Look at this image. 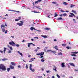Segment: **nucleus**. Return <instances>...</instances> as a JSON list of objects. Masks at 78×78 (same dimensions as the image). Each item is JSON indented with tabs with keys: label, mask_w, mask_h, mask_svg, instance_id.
Instances as JSON below:
<instances>
[{
	"label": "nucleus",
	"mask_w": 78,
	"mask_h": 78,
	"mask_svg": "<svg viewBox=\"0 0 78 78\" xmlns=\"http://www.w3.org/2000/svg\"><path fill=\"white\" fill-rule=\"evenodd\" d=\"M9 45H12V46H13L14 47H16H16H20V45L19 44H16L12 41H11V42H9Z\"/></svg>",
	"instance_id": "1"
},
{
	"label": "nucleus",
	"mask_w": 78,
	"mask_h": 78,
	"mask_svg": "<svg viewBox=\"0 0 78 78\" xmlns=\"http://www.w3.org/2000/svg\"><path fill=\"white\" fill-rule=\"evenodd\" d=\"M0 69H1L3 71H5V70H6V66H5L3 64H0Z\"/></svg>",
	"instance_id": "2"
},
{
	"label": "nucleus",
	"mask_w": 78,
	"mask_h": 78,
	"mask_svg": "<svg viewBox=\"0 0 78 78\" xmlns=\"http://www.w3.org/2000/svg\"><path fill=\"white\" fill-rule=\"evenodd\" d=\"M29 69H30V70L32 71V72H34L35 71V70H34V69L32 68V64H30V65Z\"/></svg>",
	"instance_id": "3"
},
{
	"label": "nucleus",
	"mask_w": 78,
	"mask_h": 78,
	"mask_svg": "<svg viewBox=\"0 0 78 78\" xmlns=\"http://www.w3.org/2000/svg\"><path fill=\"white\" fill-rule=\"evenodd\" d=\"M20 22L21 23H16L17 25H19V26H22V25H23V22L22 21H20Z\"/></svg>",
	"instance_id": "4"
},
{
	"label": "nucleus",
	"mask_w": 78,
	"mask_h": 78,
	"mask_svg": "<svg viewBox=\"0 0 78 78\" xmlns=\"http://www.w3.org/2000/svg\"><path fill=\"white\" fill-rule=\"evenodd\" d=\"M47 52H50V53H56V51H52V50H47Z\"/></svg>",
	"instance_id": "5"
},
{
	"label": "nucleus",
	"mask_w": 78,
	"mask_h": 78,
	"mask_svg": "<svg viewBox=\"0 0 78 78\" xmlns=\"http://www.w3.org/2000/svg\"><path fill=\"white\" fill-rule=\"evenodd\" d=\"M70 14H71V15H69V17H72L73 16L75 17V15L73 13H70Z\"/></svg>",
	"instance_id": "6"
},
{
	"label": "nucleus",
	"mask_w": 78,
	"mask_h": 78,
	"mask_svg": "<svg viewBox=\"0 0 78 78\" xmlns=\"http://www.w3.org/2000/svg\"><path fill=\"white\" fill-rule=\"evenodd\" d=\"M64 64H65L64 63H62L61 64V66L62 67H66V66H65Z\"/></svg>",
	"instance_id": "7"
},
{
	"label": "nucleus",
	"mask_w": 78,
	"mask_h": 78,
	"mask_svg": "<svg viewBox=\"0 0 78 78\" xmlns=\"http://www.w3.org/2000/svg\"><path fill=\"white\" fill-rule=\"evenodd\" d=\"M7 47H9V48H10V50H12H12H13V49L12 48V47H10L9 45L7 46Z\"/></svg>",
	"instance_id": "8"
},
{
	"label": "nucleus",
	"mask_w": 78,
	"mask_h": 78,
	"mask_svg": "<svg viewBox=\"0 0 78 78\" xmlns=\"http://www.w3.org/2000/svg\"><path fill=\"white\" fill-rule=\"evenodd\" d=\"M69 64L72 66H73V67H75V64H74L72 63H69Z\"/></svg>",
	"instance_id": "9"
},
{
	"label": "nucleus",
	"mask_w": 78,
	"mask_h": 78,
	"mask_svg": "<svg viewBox=\"0 0 78 78\" xmlns=\"http://www.w3.org/2000/svg\"><path fill=\"white\" fill-rule=\"evenodd\" d=\"M2 60L3 61H6V60H8V58H2Z\"/></svg>",
	"instance_id": "10"
},
{
	"label": "nucleus",
	"mask_w": 78,
	"mask_h": 78,
	"mask_svg": "<svg viewBox=\"0 0 78 78\" xmlns=\"http://www.w3.org/2000/svg\"><path fill=\"white\" fill-rule=\"evenodd\" d=\"M10 67L11 69H14V66H12L11 65H10Z\"/></svg>",
	"instance_id": "11"
},
{
	"label": "nucleus",
	"mask_w": 78,
	"mask_h": 78,
	"mask_svg": "<svg viewBox=\"0 0 78 78\" xmlns=\"http://www.w3.org/2000/svg\"><path fill=\"white\" fill-rule=\"evenodd\" d=\"M4 27H5V25H1V27L2 29V28H4Z\"/></svg>",
	"instance_id": "12"
},
{
	"label": "nucleus",
	"mask_w": 78,
	"mask_h": 78,
	"mask_svg": "<svg viewBox=\"0 0 78 78\" xmlns=\"http://www.w3.org/2000/svg\"><path fill=\"white\" fill-rule=\"evenodd\" d=\"M31 44H33V43H29L28 44V47H30V45H31Z\"/></svg>",
	"instance_id": "13"
},
{
	"label": "nucleus",
	"mask_w": 78,
	"mask_h": 78,
	"mask_svg": "<svg viewBox=\"0 0 78 78\" xmlns=\"http://www.w3.org/2000/svg\"><path fill=\"white\" fill-rule=\"evenodd\" d=\"M62 19V18L61 17L58 18L57 19V20H61Z\"/></svg>",
	"instance_id": "14"
},
{
	"label": "nucleus",
	"mask_w": 78,
	"mask_h": 78,
	"mask_svg": "<svg viewBox=\"0 0 78 78\" xmlns=\"http://www.w3.org/2000/svg\"><path fill=\"white\" fill-rule=\"evenodd\" d=\"M11 64H12V65L14 66H16V63L14 62H11Z\"/></svg>",
	"instance_id": "15"
},
{
	"label": "nucleus",
	"mask_w": 78,
	"mask_h": 78,
	"mask_svg": "<svg viewBox=\"0 0 78 78\" xmlns=\"http://www.w3.org/2000/svg\"><path fill=\"white\" fill-rule=\"evenodd\" d=\"M40 56H42V55H43L44 54V52H41L40 53Z\"/></svg>",
	"instance_id": "16"
},
{
	"label": "nucleus",
	"mask_w": 78,
	"mask_h": 78,
	"mask_svg": "<svg viewBox=\"0 0 78 78\" xmlns=\"http://www.w3.org/2000/svg\"><path fill=\"white\" fill-rule=\"evenodd\" d=\"M4 53H5V51H6V48H4Z\"/></svg>",
	"instance_id": "17"
},
{
	"label": "nucleus",
	"mask_w": 78,
	"mask_h": 78,
	"mask_svg": "<svg viewBox=\"0 0 78 78\" xmlns=\"http://www.w3.org/2000/svg\"><path fill=\"white\" fill-rule=\"evenodd\" d=\"M44 59H45V58H43L41 60V62H44V61H45V60Z\"/></svg>",
	"instance_id": "18"
},
{
	"label": "nucleus",
	"mask_w": 78,
	"mask_h": 78,
	"mask_svg": "<svg viewBox=\"0 0 78 78\" xmlns=\"http://www.w3.org/2000/svg\"><path fill=\"white\" fill-rule=\"evenodd\" d=\"M71 56H75L76 57V55H75V54H71Z\"/></svg>",
	"instance_id": "19"
},
{
	"label": "nucleus",
	"mask_w": 78,
	"mask_h": 78,
	"mask_svg": "<svg viewBox=\"0 0 78 78\" xmlns=\"http://www.w3.org/2000/svg\"><path fill=\"white\" fill-rule=\"evenodd\" d=\"M2 31H3V32H5V28H4L2 29Z\"/></svg>",
	"instance_id": "20"
},
{
	"label": "nucleus",
	"mask_w": 78,
	"mask_h": 78,
	"mask_svg": "<svg viewBox=\"0 0 78 78\" xmlns=\"http://www.w3.org/2000/svg\"><path fill=\"white\" fill-rule=\"evenodd\" d=\"M41 36L43 37H44V38H47V36H46V35H45V36L41 35Z\"/></svg>",
	"instance_id": "21"
},
{
	"label": "nucleus",
	"mask_w": 78,
	"mask_h": 78,
	"mask_svg": "<svg viewBox=\"0 0 78 78\" xmlns=\"http://www.w3.org/2000/svg\"><path fill=\"white\" fill-rule=\"evenodd\" d=\"M72 53H73V54H77L78 52H71Z\"/></svg>",
	"instance_id": "22"
},
{
	"label": "nucleus",
	"mask_w": 78,
	"mask_h": 78,
	"mask_svg": "<svg viewBox=\"0 0 78 78\" xmlns=\"http://www.w3.org/2000/svg\"><path fill=\"white\" fill-rule=\"evenodd\" d=\"M10 70H11V68H7V72H9Z\"/></svg>",
	"instance_id": "23"
},
{
	"label": "nucleus",
	"mask_w": 78,
	"mask_h": 78,
	"mask_svg": "<svg viewBox=\"0 0 78 78\" xmlns=\"http://www.w3.org/2000/svg\"><path fill=\"white\" fill-rule=\"evenodd\" d=\"M33 30H35L36 31H39V32H41V30H39L37 29H35V28H33Z\"/></svg>",
	"instance_id": "24"
},
{
	"label": "nucleus",
	"mask_w": 78,
	"mask_h": 78,
	"mask_svg": "<svg viewBox=\"0 0 78 78\" xmlns=\"http://www.w3.org/2000/svg\"><path fill=\"white\" fill-rule=\"evenodd\" d=\"M72 12H73L74 14H76V11L73 10L72 11Z\"/></svg>",
	"instance_id": "25"
},
{
	"label": "nucleus",
	"mask_w": 78,
	"mask_h": 78,
	"mask_svg": "<svg viewBox=\"0 0 78 78\" xmlns=\"http://www.w3.org/2000/svg\"><path fill=\"white\" fill-rule=\"evenodd\" d=\"M18 53H19L20 54V55L21 56H23V55L22 54V53L18 51Z\"/></svg>",
	"instance_id": "26"
},
{
	"label": "nucleus",
	"mask_w": 78,
	"mask_h": 78,
	"mask_svg": "<svg viewBox=\"0 0 78 78\" xmlns=\"http://www.w3.org/2000/svg\"><path fill=\"white\" fill-rule=\"evenodd\" d=\"M28 67V65L26 64L25 67L26 69H27Z\"/></svg>",
	"instance_id": "27"
},
{
	"label": "nucleus",
	"mask_w": 78,
	"mask_h": 78,
	"mask_svg": "<svg viewBox=\"0 0 78 78\" xmlns=\"http://www.w3.org/2000/svg\"><path fill=\"white\" fill-rule=\"evenodd\" d=\"M57 16H58V14L55 13V15L54 16V17H57Z\"/></svg>",
	"instance_id": "28"
},
{
	"label": "nucleus",
	"mask_w": 78,
	"mask_h": 78,
	"mask_svg": "<svg viewBox=\"0 0 78 78\" xmlns=\"http://www.w3.org/2000/svg\"><path fill=\"white\" fill-rule=\"evenodd\" d=\"M56 76H57V78H61V76H60L58 74H57Z\"/></svg>",
	"instance_id": "29"
},
{
	"label": "nucleus",
	"mask_w": 78,
	"mask_h": 78,
	"mask_svg": "<svg viewBox=\"0 0 78 78\" xmlns=\"http://www.w3.org/2000/svg\"><path fill=\"white\" fill-rule=\"evenodd\" d=\"M34 51L35 53H37L38 51V49H35L34 50Z\"/></svg>",
	"instance_id": "30"
},
{
	"label": "nucleus",
	"mask_w": 78,
	"mask_h": 78,
	"mask_svg": "<svg viewBox=\"0 0 78 78\" xmlns=\"http://www.w3.org/2000/svg\"><path fill=\"white\" fill-rule=\"evenodd\" d=\"M74 6H75V5H73L71 4L70 5V7L71 8H72V7H73Z\"/></svg>",
	"instance_id": "31"
},
{
	"label": "nucleus",
	"mask_w": 78,
	"mask_h": 78,
	"mask_svg": "<svg viewBox=\"0 0 78 78\" xmlns=\"http://www.w3.org/2000/svg\"><path fill=\"white\" fill-rule=\"evenodd\" d=\"M63 16H64V17L67 16V14H66V13H65V14H63Z\"/></svg>",
	"instance_id": "32"
},
{
	"label": "nucleus",
	"mask_w": 78,
	"mask_h": 78,
	"mask_svg": "<svg viewBox=\"0 0 78 78\" xmlns=\"http://www.w3.org/2000/svg\"><path fill=\"white\" fill-rule=\"evenodd\" d=\"M34 39H39V37H34Z\"/></svg>",
	"instance_id": "33"
},
{
	"label": "nucleus",
	"mask_w": 78,
	"mask_h": 78,
	"mask_svg": "<svg viewBox=\"0 0 78 78\" xmlns=\"http://www.w3.org/2000/svg\"><path fill=\"white\" fill-rule=\"evenodd\" d=\"M73 20L74 23H76V21L74 19H73Z\"/></svg>",
	"instance_id": "34"
},
{
	"label": "nucleus",
	"mask_w": 78,
	"mask_h": 78,
	"mask_svg": "<svg viewBox=\"0 0 78 78\" xmlns=\"http://www.w3.org/2000/svg\"><path fill=\"white\" fill-rule=\"evenodd\" d=\"M66 48H67V49H71V47H66Z\"/></svg>",
	"instance_id": "35"
},
{
	"label": "nucleus",
	"mask_w": 78,
	"mask_h": 78,
	"mask_svg": "<svg viewBox=\"0 0 78 78\" xmlns=\"http://www.w3.org/2000/svg\"><path fill=\"white\" fill-rule=\"evenodd\" d=\"M33 12H34V13H39V12H36L35 11H32Z\"/></svg>",
	"instance_id": "36"
},
{
	"label": "nucleus",
	"mask_w": 78,
	"mask_h": 78,
	"mask_svg": "<svg viewBox=\"0 0 78 78\" xmlns=\"http://www.w3.org/2000/svg\"><path fill=\"white\" fill-rule=\"evenodd\" d=\"M58 55H61L62 56V53L60 52L58 53Z\"/></svg>",
	"instance_id": "37"
},
{
	"label": "nucleus",
	"mask_w": 78,
	"mask_h": 78,
	"mask_svg": "<svg viewBox=\"0 0 78 78\" xmlns=\"http://www.w3.org/2000/svg\"><path fill=\"white\" fill-rule=\"evenodd\" d=\"M30 29L31 31H33V27H31Z\"/></svg>",
	"instance_id": "38"
},
{
	"label": "nucleus",
	"mask_w": 78,
	"mask_h": 78,
	"mask_svg": "<svg viewBox=\"0 0 78 78\" xmlns=\"http://www.w3.org/2000/svg\"><path fill=\"white\" fill-rule=\"evenodd\" d=\"M8 53H11V51L10 50H9L8 51Z\"/></svg>",
	"instance_id": "39"
},
{
	"label": "nucleus",
	"mask_w": 78,
	"mask_h": 78,
	"mask_svg": "<svg viewBox=\"0 0 78 78\" xmlns=\"http://www.w3.org/2000/svg\"><path fill=\"white\" fill-rule=\"evenodd\" d=\"M45 30H50V28H45Z\"/></svg>",
	"instance_id": "40"
},
{
	"label": "nucleus",
	"mask_w": 78,
	"mask_h": 78,
	"mask_svg": "<svg viewBox=\"0 0 78 78\" xmlns=\"http://www.w3.org/2000/svg\"><path fill=\"white\" fill-rule=\"evenodd\" d=\"M51 72V71H50V70L47 71H46V72L47 73H50V72Z\"/></svg>",
	"instance_id": "41"
},
{
	"label": "nucleus",
	"mask_w": 78,
	"mask_h": 78,
	"mask_svg": "<svg viewBox=\"0 0 78 78\" xmlns=\"http://www.w3.org/2000/svg\"><path fill=\"white\" fill-rule=\"evenodd\" d=\"M53 69L54 70H55V72H57V70H56V69L53 68Z\"/></svg>",
	"instance_id": "42"
},
{
	"label": "nucleus",
	"mask_w": 78,
	"mask_h": 78,
	"mask_svg": "<svg viewBox=\"0 0 78 78\" xmlns=\"http://www.w3.org/2000/svg\"><path fill=\"white\" fill-rule=\"evenodd\" d=\"M34 61V59H31L30 61H29V62H31L32 61Z\"/></svg>",
	"instance_id": "43"
},
{
	"label": "nucleus",
	"mask_w": 78,
	"mask_h": 78,
	"mask_svg": "<svg viewBox=\"0 0 78 78\" xmlns=\"http://www.w3.org/2000/svg\"><path fill=\"white\" fill-rule=\"evenodd\" d=\"M36 55H37L38 56H41V55L40 53H38V54H36Z\"/></svg>",
	"instance_id": "44"
},
{
	"label": "nucleus",
	"mask_w": 78,
	"mask_h": 78,
	"mask_svg": "<svg viewBox=\"0 0 78 78\" xmlns=\"http://www.w3.org/2000/svg\"><path fill=\"white\" fill-rule=\"evenodd\" d=\"M60 17H63V14H62L61 15H60Z\"/></svg>",
	"instance_id": "45"
},
{
	"label": "nucleus",
	"mask_w": 78,
	"mask_h": 78,
	"mask_svg": "<svg viewBox=\"0 0 78 78\" xmlns=\"http://www.w3.org/2000/svg\"><path fill=\"white\" fill-rule=\"evenodd\" d=\"M15 21H19V20H20V19H15Z\"/></svg>",
	"instance_id": "46"
},
{
	"label": "nucleus",
	"mask_w": 78,
	"mask_h": 78,
	"mask_svg": "<svg viewBox=\"0 0 78 78\" xmlns=\"http://www.w3.org/2000/svg\"><path fill=\"white\" fill-rule=\"evenodd\" d=\"M8 11H14V10H8Z\"/></svg>",
	"instance_id": "47"
},
{
	"label": "nucleus",
	"mask_w": 78,
	"mask_h": 78,
	"mask_svg": "<svg viewBox=\"0 0 78 78\" xmlns=\"http://www.w3.org/2000/svg\"><path fill=\"white\" fill-rule=\"evenodd\" d=\"M53 4H56V2H52Z\"/></svg>",
	"instance_id": "48"
},
{
	"label": "nucleus",
	"mask_w": 78,
	"mask_h": 78,
	"mask_svg": "<svg viewBox=\"0 0 78 78\" xmlns=\"http://www.w3.org/2000/svg\"><path fill=\"white\" fill-rule=\"evenodd\" d=\"M61 12H65V11H63V10H61Z\"/></svg>",
	"instance_id": "49"
},
{
	"label": "nucleus",
	"mask_w": 78,
	"mask_h": 78,
	"mask_svg": "<svg viewBox=\"0 0 78 78\" xmlns=\"http://www.w3.org/2000/svg\"><path fill=\"white\" fill-rule=\"evenodd\" d=\"M44 57V56L41 55V56L40 57V58H42Z\"/></svg>",
	"instance_id": "50"
},
{
	"label": "nucleus",
	"mask_w": 78,
	"mask_h": 78,
	"mask_svg": "<svg viewBox=\"0 0 78 78\" xmlns=\"http://www.w3.org/2000/svg\"><path fill=\"white\" fill-rule=\"evenodd\" d=\"M63 4L64 5H67V3H66V2H64L63 3Z\"/></svg>",
	"instance_id": "51"
},
{
	"label": "nucleus",
	"mask_w": 78,
	"mask_h": 78,
	"mask_svg": "<svg viewBox=\"0 0 78 78\" xmlns=\"http://www.w3.org/2000/svg\"><path fill=\"white\" fill-rule=\"evenodd\" d=\"M18 68H20L21 67V66L20 65L18 66Z\"/></svg>",
	"instance_id": "52"
},
{
	"label": "nucleus",
	"mask_w": 78,
	"mask_h": 78,
	"mask_svg": "<svg viewBox=\"0 0 78 78\" xmlns=\"http://www.w3.org/2000/svg\"><path fill=\"white\" fill-rule=\"evenodd\" d=\"M54 48L55 49H56V50H59V49H58V48H55V47H54Z\"/></svg>",
	"instance_id": "53"
},
{
	"label": "nucleus",
	"mask_w": 78,
	"mask_h": 78,
	"mask_svg": "<svg viewBox=\"0 0 78 78\" xmlns=\"http://www.w3.org/2000/svg\"><path fill=\"white\" fill-rule=\"evenodd\" d=\"M54 41H55V42H56V41H57V40H56V39H55L54 40Z\"/></svg>",
	"instance_id": "54"
},
{
	"label": "nucleus",
	"mask_w": 78,
	"mask_h": 78,
	"mask_svg": "<svg viewBox=\"0 0 78 78\" xmlns=\"http://www.w3.org/2000/svg\"><path fill=\"white\" fill-rule=\"evenodd\" d=\"M62 46H66L65 44H62Z\"/></svg>",
	"instance_id": "55"
},
{
	"label": "nucleus",
	"mask_w": 78,
	"mask_h": 78,
	"mask_svg": "<svg viewBox=\"0 0 78 78\" xmlns=\"http://www.w3.org/2000/svg\"><path fill=\"white\" fill-rule=\"evenodd\" d=\"M37 48L38 49H39V50H40L41 49V48H40V47H37Z\"/></svg>",
	"instance_id": "56"
},
{
	"label": "nucleus",
	"mask_w": 78,
	"mask_h": 78,
	"mask_svg": "<svg viewBox=\"0 0 78 78\" xmlns=\"http://www.w3.org/2000/svg\"><path fill=\"white\" fill-rule=\"evenodd\" d=\"M31 56V55H29L28 56V58H30Z\"/></svg>",
	"instance_id": "57"
},
{
	"label": "nucleus",
	"mask_w": 78,
	"mask_h": 78,
	"mask_svg": "<svg viewBox=\"0 0 78 78\" xmlns=\"http://www.w3.org/2000/svg\"><path fill=\"white\" fill-rule=\"evenodd\" d=\"M75 71H76V72H78V69H75L74 70Z\"/></svg>",
	"instance_id": "58"
},
{
	"label": "nucleus",
	"mask_w": 78,
	"mask_h": 78,
	"mask_svg": "<svg viewBox=\"0 0 78 78\" xmlns=\"http://www.w3.org/2000/svg\"><path fill=\"white\" fill-rule=\"evenodd\" d=\"M8 33V30H6L5 32V33L6 34Z\"/></svg>",
	"instance_id": "59"
},
{
	"label": "nucleus",
	"mask_w": 78,
	"mask_h": 78,
	"mask_svg": "<svg viewBox=\"0 0 78 78\" xmlns=\"http://www.w3.org/2000/svg\"><path fill=\"white\" fill-rule=\"evenodd\" d=\"M3 51L0 50V53L1 52V53H3Z\"/></svg>",
	"instance_id": "60"
},
{
	"label": "nucleus",
	"mask_w": 78,
	"mask_h": 78,
	"mask_svg": "<svg viewBox=\"0 0 78 78\" xmlns=\"http://www.w3.org/2000/svg\"><path fill=\"white\" fill-rule=\"evenodd\" d=\"M38 78H42V76H38Z\"/></svg>",
	"instance_id": "61"
},
{
	"label": "nucleus",
	"mask_w": 78,
	"mask_h": 78,
	"mask_svg": "<svg viewBox=\"0 0 78 78\" xmlns=\"http://www.w3.org/2000/svg\"><path fill=\"white\" fill-rule=\"evenodd\" d=\"M53 68H54V69H56V66H54L53 67Z\"/></svg>",
	"instance_id": "62"
},
{
	"label": "nucleus",
	"mask_w": 78,
	"mask_h": 78,
	"mask_svg": "<svg viewBox=\"0 0 78 78\" xmlns=\"http://www.w3.org/2000/svg\"><path fill=\"white\" fill-rule=\"evenodd\" d=\"M65 12H69V11H65Z\"/></svg>",
	"instance_id": "63"
},
{
	"label": "nucleus",
	"mask_w": 78,
	"mask_h": 78,
	"mask_svg": "<svg viewBox=\"0 0 78 78\" xmlns=\"http://www.w3.org/2000/svg\"><path fill=\"white\" fill-rule=\"evenodd\" d=\"M69 78H73V77L72 76H69Z\"/></svg>",
	"instance_id": "64"
}]
</instances>
